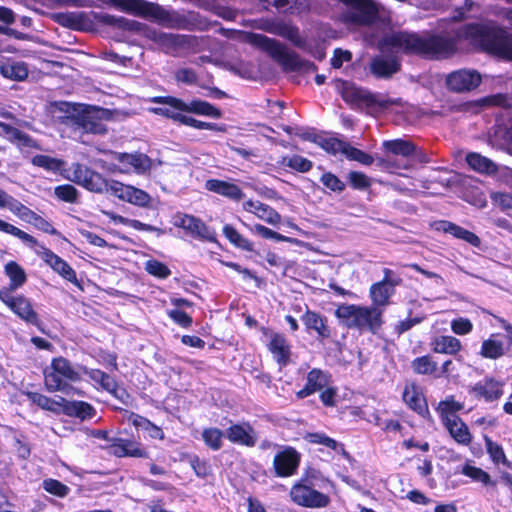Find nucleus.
<instances>
[{
	"instance_id": "17",
	"label": "nucleus",
	"mask_w": 512,
	"mask_h": 512,
	"mask_svg": "<svg viewBox=\"0 0 512 512\" xmlns=\"http://www.w3.org/2000/svg\"><path fill=\"white\" fill-rule=\"evenodd\" d=\"M243 209L269 225L277 226L281 223V215L274 208L260 201L248 200L243 203Z\"/></svg>"
},
{
	"instance_id": "41",
	"label": "nucleus",
	"mask_w": 512,
	"mask_h": 512,
	"mask_svg": "<svg viewBox=\"0 0 512 512\" xmlns=\"http://www.w3.org/2000/svg\"><path fill=\"white\" fill-rule=\"evenodd\" d=\"M304 439L306 441H308L309 443L323 445L329 449L338 451V452L342 453L343 455H346L344 446L342 444L338 443L333 438H330L329 436H327L324 433H319V432L307 433V434H305Z\"/></svg>"
},
{
	"instance_id": "54",
	"label": "nucleus",
	"mask_w": 512,
	"mask_h": 512,
	"mask_svg": "<svg viewBox=\"0 0 512 512\" xmlns=\"http://www.w3.org/2000/svg\"><path fill=\"white\" fill-rule=\"evenodd\" d=\"M27 211L29 212V214H27V215L19 214L18 217H20L22 220L32 223L35 227H37L38 229H40L48 234H51V235L56 234V230L53 228V226L48 221H46L44 218H42L41 216L34 213L28 207H27Z\"/></svg>"
},
{
	"instance_id": "13",
	"label": "nucleus",
	"mask_w": 512,
	"mask_h": 512,
	"mask_svg": "<svg viewBox=\"0 0 512 512\" xmlns=\"http://www.w3.org/2000/svg\"><path fill=\"white\" fill-rule=\"evenodd\" d=\"M301 455L293 447H284L273 460L275 474L279 477L294 475L299 467Z\"/></svg>"
},
{
	"instance_id": "40",
	"label": "nucleus",
	"mask_w": 512,
	"mask_h": 512,
	"mask_svg": "<svg viewBox=\"0 0 512 512\" xmlns=\"http://www.w3.org/2000/svg\"><path fill=\"white\" fill-rule=\"evenodd\" d=\"M83 371L92 381H94L96 384H99L104 390L110 392L111 394L116 393L117 385L112 377L98 369L88 370L85 368Z\"/></svg>"
},
{
	"instance_id": "53",
	"label": "nucleus",
	"mask_w": 512,
	"mask_h": 512,
	"mask_svg": "<svg viewBox=\"0 0 512 512\" xmlns=\"http://www.w3.org/2000/svg\"><path fill=\"white\" fill-rule=\"evenodd\" d=\"M281 165L298 172H307L312 167L311 161L299 155L283 157Z\"/></svg>"
},
{
	"instance_id": "21",
	"label": "nucleus",
	"mask_w": 512,
	"mask_h": 512,
	"mask_svg": "<svg viewBox=\"0 0 512 512\" xmlns=\"http://www.w3.org/2000/svg\"><path fill=\"white\" fill-rule=\"evenodd\" d=\"M434 229L444 233H449L455 238L461 239L474 247H479L481 244V240L476 234L449 221L435 222Z\"/></svg>"
},
{
	"instance_id": "8",
	"label": "nucleus",
	"mask_w": 512,
	"mask_h": 512,
	"mask_svg": "<svg viewBox=\"0 0 512 512\" xmlns=\"http://www.w3.org/2000/svg\"><path fill=\"white\" fill-rule=\"evenodd\" d=\"M70 179L90 192L97 194L107 192L109 179L84 165H73L72 177Z\"/></svg>"
},
{
	"instance_id": "60",
	"label": "nucleus",
	"mask_w": 512,
	"mask_h": 512,
	"mask_svg": "<svg viewBox=\"0 0 512 512\" xmlns=\"http://www.w3.org/2000/svg\"><path fill=\"white\" fill-rule=\"evenodd\" d=\"M43 487L47 492L58 497H65L70 491L68 486L55 479L45 480Z\"/></svg>"
},
{
	"instance_id": "58",
	"label": "nucleus",
	"mask_w": 512,
	"mask_h": 512,
	"mask_svg": "<svg viewBox=\"0 0 512 512\" xmlns=\"http://www.w3.org/2000/svg\"><path fill=\"white\" fill-rule=\"evenodd\" d=\"M451 331L458 336H465L472 332L473 323L466 317H457L450 323Z\"/></svg>"
},
{
	"instance_id": "31",
	"label": "nucleus",
	"mask_w": 512,
	"mask_h": 512,
	"mask_svg": "<svg viewBox=\"0 0 512 512\" xmlns=\"http://www.w3.org/2000/svg\"><path fill=\"white\" fill-rule=\"evenodd\" d=\"M269 350L280 365H286L290 358V346L286 338L278 333L271 335Z\"/></svg>"
},
{
	"instance_id": "37",
	"label": "nucleus",
	"mask_w": 512,
	"mask_h": 512,
	"mask_svg": "<svg viewBox=\"0 0 512 512\" xmlns=\"http://www.w3.org/2000/svg\"><path fill=\"white\" fill-rule=\"evenodd\" d=\"M359 311L360 305L342 304L336 309L335 315L346 326L356 328Z\"/></svg>"
},
{
	"instance_id": "44",
	"label": "nucleus",
	"mask_w": 512,
	"mask_h": 512,
	"mask_svg": "<svg viewBox=\"0 0 512 512\" xmlns=\"http://www.w3.org/2000/svg\"><path fill=\"white\" fill-rule=\"evenodd\" d=\"M464 408L463 404L456 401L453 397H448L438 404L437 411L442 421L457 418L456 412Z\"/></svg>"
},
{
	"instance_id": "45",
	"label": "nucleus",
	"mask_w": 512,
	"mask_h": 512,
	"mask_svg": "<svg viewBox=\"0 0 512 512\" xmlns=\"http://www.w3.org/2000/svg\"><path fill=\"white\" fill-rule=\"evenodd\" d=\"M0 232L10 234L19 238L22 242L28 245L31 248H35L38 246L37 240L31 236L30 234L20 230L16 226L0 219Z\"/></svg>"
},
{
	"instance_id": "52",
	"label": "nucleus",
	"mask_w": 512,
	"mask_h": 512,
	"mask_svg": "<svg viewBox=\"0 0 512 512\" xmlns=\"http://www.w3.org/2000/svg\"><path fill=\"white\" fill-rule=\"evenodd\" d=\"M0 208H7L16 216L29 214L26 206L2 189H0Z\"/></svg>"
},
{
	"instance_id": "33",
	"label": "nucleus",
	"mask_w": 512,
	"mask_h": 512,
	"mask_svg": "<svg viewBox=\"0 0 512 512\" xmlns=\"http://www.w3.org/2000/svg\"><path fill=\"white\" fill-rule=\"evenodd\" d=\"M399 69V62L394 57H377L371 63V71L379 77L390 76Z\"/></svg>"
},
{
	"instance_id": "39",
	"label": "nucleus",
	"mask_w": 512,
	"mask_h": 512,
	"mask_svg": "<svg viewBox=\"0 0 512 512\" xmlns=\"http://www.w3.org/2000/svg\"><path fill=\"white\" fill-rule=\"evenodd\" d=\"M383 147L386 152L393 155H400L404 158L412 155L415 149L411 142L402 139L384 141Z\"/></svg>"
},
{
	"instance_id": "55",
	"label": "nucleus",
	"mask_w": 512,
	"mask_h": 512,
	"mask_svg": "<svg viewBox=\"0 0 512 512\" xmlns=\"http://www.w3.org/2000/svg\"><path fill=\"white\" fill-rule=\"evenodd\" d=\"M251 231L265 239H274L279 242H289V243L296 242L295 239L284 236L282 234H279L262 224H255L251 228Z\"/></svg>"
},
{
	"instance_id": "43",
	"label": "nucleus",
	"mask_w": 512,
	"mask_h": 512,
	"mask_svg": "<svg viewBox=\"0 0 512 512\" xmlns=\"http://www.w3.org/2000/svg\"><path fill=\"white\" fill-rule=\"evenodd\" d=\"M253 41L269 52L274 58L280 59L286 55L284 47L273 39L267 38L263 35H254Z\"/></svg>"
},
{
	"instance_id": "62",
	"label": "nucleus",
	"mask_w": 512,
	"mask_h": 512,
	"mask_svg": "<svg viewBox=\"0 0 512 512\" xmlns=\"http://www.w3.org/2000/svg\"><path fill=\"white\" fill-rule=\"evenodd\" d=\"M490 198L496 206L506 211L512 209V194L505 192H491Z\"/></svg>"
},
{
	"instance_id": "20",
	"label": "nucleus",
	"mask_w": 512,
	"mask_h": 512,
	"mask_svg": "<svg viewBox=\"0 0 512 512\" xmlns=\"http://www.w3.org/2000/svg\"><path fill=\"white\" fill-rule=\"evenodd\" d=\"M383 310L377 307L360 306L356 328L377 332L382 325Z\"/></svg>"
},
{
	"instance_id": "2",
	"label": "nucleus",
	"mask_w": 512,
	"mask_h": 512,
	"mask_svg": "<svg viewBox=\"0 0 512 512\" xmlns=\"http://www.w3.org/2000/svg\"><path fill=\"white\" fill-rule=\"evenodd\" d=\"M457 38L467 40L497 57L512 60V37L491 25H468L457 32Z\"/></svg>"
},
{
	"instance_id": "59",
	"label": "nucleus",
	"mask_w": 512,
	"mask_h": 512,
	"mask_svg": "<svg viewBox=\"0 0 512 512\" xmlns=\"http://www.w3.org/2000/svg\"><path fill=\"white\" fill-rule=\"evenodd\" d=\"M54 193L58 199L64 202L75 203L78 199L77 189L70 184L55 187Z\"/></svg>"
},
{
	"instance_id": "23",
	"label": "nucleus",
	"mask_w": 512,
	"mask_h": 512,
	"mask_svg": "<svg viewBox=\"0 0 512 512\" xmlns=\"http://www.w3.org/2000/svg\"><path fill=\"white\" fill-rule=\"evenodd\" d=\"M403 400L412 410L420 415L428 412L426 399L421 389L415 384H407L405 386Z\"/></svg>"
},
{
	"instance_id": "7",
	"label": "nucleus",
	"mask_w": 512,
	"mask_h": 512,
	"mask_svg": "<svg viewBox=\"0 0 512 512\" xmlns=\"http://www.w3.org/2000/svg\"><path fill=\"white\" fill-rule=\"evenodd\" d=\"M294 503L307 508H324L329 505L330 498L303 481L295 483L290 490Z\"/></svg>"
},
{
	"instance_id": "42",
	"label": "nucleus",
	"mask_w": 512,
	"mask_h": 512,
	"mask_svg": "<svg viewBox=\"0 0 512 512\" xmlns=\"http://www.w3.org/2000/svg\"><path fill=\"white\" fill-rule=\"evenodd\" d=\"M485 448L495 465H503L505 467H511L510 461L507 459L504 449L498 443L492 441L490 438L485 437Z\"/></svg>"
},
{
	"instance_id": "32",
	"label": "nucleus",
	"mask_w": 512,
	"mask_h": 512,
	"mask_svg": "<svg viewBox=\"0 0 512 512\" xmlns=\"http://www.w3.org/2000/svg\"><path fill=\"white\" fill-rule=\"evenodd\" d=\"M26 396L37 406L44 410L54 413H62L65 399L57 396L56 398H49L37 392H26Z\"/></svg>"
},
{
	"instance_id": "56",
	"label": "nucleus",
	"mask_w": 512,
	"mask_h": 512,
	"mask_svg": "<svg viewBox=\"0 0 512 512\" xmlns=\"http://www.w3.org/2000/svg\"><path fill=\"white\" fill-rule=\"evenodd\" d=\"M343 155H345L347 159L357 161L363 165H371L373 163V157L371 155L352 147L349 143L346 144Z\"/></svg>"
},
{
	"instance_id": "12",
	"label": "nucleus",
	"mask_w": 512,
	"mask_h": 512,
	"mask_svg": "<svg viewBox=\"0 0 512 512\" xmlns=\"http://www.w3.org/2000/svg\"><path fill=\"white\" fill-rule=\"evenodd\" d=\"M336 88L342 98L352 105L372 106L377 103L376 97L369 91L356 87L353 83L337 80Z\"/></svg>"
},
{
	"instance_id": "47",
	"label": "nucleus",
	"mask_w": 512,
	"mask_h": 512,
	"mask_svg": "<svg viewBox=\"0 0 512 512\" xmlns=\"http://www.w3.org/2000/svg\"><path fill=\"white\" fill-rule=\"evenodd\" d=\"M315 142L323 148L326 152L336 155L338 153L343 154L347 142L340 140L335 137L318 136Z\"/></svg>"
},
{
	"instance_id": "57",
	"label": "nucleus",
	"mask_w": 512,
	"mask_h": 512,
	"mask_svg": "<svg viewBox=\"0 0 512 512\" xmlns=\"http://www.w3.org/2000/svg\"><path fill=\"white\" fill-rule=\"evenodd\" d=\"M145 270L152 276L165 279L170 276V269L162 262L151 259L146 261Z\"/></svg>"
},
{
	"instance_id": "11",
	"label": "nucleus",
	"mask_w": 512,
	"mask_h": 512,
	"mask_svg": "<svg viewBox=\"0 0 512 512\" xmlns=\"http://www.w3.org/2000/svg\"><path fill=\"white\" fill-rule=\"evenodd\" d=\"M482 81L476 70L461 69L450 73L446 77L447 87L454 92H466L477 88Z\"/></svg>"
},
{
	"instance_id": "9",
	"label": "nucleus",
	"mask_w": 512,
	"mask_h": 512,
	"mask_svg": "<svg viewBox=\"0 0 512 512\" xmlns=\"http://www.w3.org/2000/svg\"><path fill=\"white\" fill-rule=\"evenodd\" d=\"M173 223L176 227L186 230L196 239L208 242L216 241L215 231L208 227L202 220L192 215L179 213L175 215Z\"/></svg>"
},
{
	"instance_id": "61",
	"label": "nucleus",
	"mask_w": 512,
	"mask_h": 512,
	"mask_svg": "<svg viewBox=\"0 0 512 512\" xmlns=\"http://www.w3.org/2000/svg\"><path fill=\"white\" fill-rule=\"evenodd\" d=\"M181 123L187 126L194 127L196 129H206V130H216V131H225V129L221 126H218L214 123L199 121L193 117L183 115L181 118Z\"/></svg>"
},
{
	"instance_id": "63",
	"label": "nucleus",
	"mask_w": 512,
	"mask_h": 512,
	"mask_svg": "<svg viewBox=\"0 0 512 512\" xmlns=\"http://www.w3.org/2000/svg\"><path fill=\"white\" fill-rule=\"evenodd\" d=\"M11 142L17 144L21 148H36L39 149L37 143L27 134L21 132L17 128L10 139Z\"/></svg>"
},
{
	"instance_id": "46",
	"label": "nucleus",
	"mask_w": 512,
	"mask_h": 512,
	"mask_svg": "<svg viewBox=\"0 0 512 512\" xmlns=\"http://www.w3.org/2000/svg\"><path fill=\"white\" fill-rule=\"evenodd\" d=\"M123 201L135 206L146 207L151 202V196L144 190L129 185Z\"/></svg>"
},
{
	"instance_id": "1",
	"label": "nucleus",
	"mask_w": 512,
	"mask_h": 512,
	"mask_svg": "<svg viewBox=\"0 0 512 512\" xmlns=\"http://www.w3.org/2000/svg\"><path fill=\"white\" fill-rule=\"evenodd\" d=\"M387 44L394 51L420 54L432 58H444L456 50L455 40L437 35H417L404 32L394 33L387 38Z\"/></svg>"
},
{
	"instance_id": "27",
	"label": "nucleus",
	"mask_w": 512,
	"mask_h": 512,
	"mask_svg": "<svg viewBox=\"0 0 512 512\" xmlns=\"http://www.w3.org/2000/svg\"><path fill=\"white\" fill-rule=\"evenodd\" d=\"M431 347L435 353L455 355L462 350V343L454 336L439 335L432 339Z\"/></svg>"
},
{
	"instance_id": "5",
	"label": "nucleus",
	"mask_w": 512,
	"mask_h": 512,
	"mask_svg": "<svg viewBox=\"0 0 512 512\" xmlns=\"http://www.w3.org/2000/svg\"><path fill=\"white\" fill-rule=\"evenodd\" d=\"M78 380H80L79 371L63 357L54 358L50 367L44 371V383L51 392L62 391L65 388V381Z\"/></svg>"
},
{
	"instance_id": "30",
	"label": "nucleus",
	"mask_w": 512,
	"mask_h": 512,
	"mask_svg": "<svg viewBox=\"0 0 512 512\" xmlns=\"http://www.w3.org/2000/svg\"><path fill=\"white\" fill-rule=\"evenodd\" d=\"M394 293V288L388 283L387 279L374 283L370 287V298L374 307H385L389 303L390 297Z\"/></svg>"
},
{
	"instance_id": "18",
	"label": "nucleus",
	"mask_w": 512,
	"mask_h": 512,
	"mask_svg": "<svg viewBox=\"0 0 512 512\" xmlns=\"http://www.w3.org/2000/svg\"><path fill=\"white\" fill-rule=\"evenodd\" d=\"M205 189L226 197L233 201H240L245 194L242 189L235 183L220 179H209L205 182Z\"/></svg>"
},
{
	"instance_id": "50",
	"label": "nucleus",
	"mask_w": 512,
	"mask_h": 512,
	"mask_svg": "<svg viewBox=\"0 0 512 512\" xmlns=\"http://www.w3.org/2000/svg\"><path fill=\"white\" fill-rule=\"evenodd\" d=\"M31 162L34 166L41 167L51 172H57L65 166L63 160L42 154L35 155Z\"/></svg>"
},
{
	"instance_id": "16",
	"label": "nucleus",
	"mask_w": 512,
	"mask_h": 512,
	"mask_svg": "<svg viewBox=\"0 0 512 512\" xmlns=\"http://www.w3.org/2000/svg\"><path fill=\"white\" fill-rule=\"evenodd\" d=\"M470 393L477 399L485 402L498 400L503 395V384L487 378L476 383L470 390Z\"/></svg>"
},
{
	"instance_id": "3",
	"label": "nucleus",
	"mask_w": 512,
	"mask_h": 512,
	"mask_svg": "<svg viewBox=\"0 0 512 512\" xmlns=\"http://www.w3.org/2000/svg\"><path fill=\"white\" fill-rule=\"evenodd\" d=\"M106 159L97 161L98 165L112 174H137L148 173L156 162L142 152H117L112 150H101Z\"/></svg>"
},
{
	"instance_id": "48",
	"label": "nucleus",
	"mask_w": 512,
	"mask_h": 512,
	"mask_svg": "<svg viewBox=\"0 0 512 512\" xmlns=\"http://www.w3.org/2000/svg\"><path fill=\"white\" fill-rule=\"evenodd\" d=\"M412 369L417 374L434 375L437 372V363L431 356L425 355L414 359L411 363Z\"/></svg>"
},
{
	"instance_id": "25",
	"label": "nucleus",
	"mask_w": 512,
	"mask_h": 512,
	"mask_svg": "<svg viewBox=\"0 0 512 512\" xmlns=\"http://www.w3.org/2000/svg\"><path fill=\"white\" fill-rule=\"evenodd\" d=\"M28 67L22 61L7 59L0 63V74L12 81H23L28 77Z\"/></svg>"
},
{
	"instance_id": "36",
	"label": "nucleus",
	"mask_w": 512,
	"mask_h": 512,
	"mask_svg": "<svg viewBox=\"0 0 512 512\" xmlns=\"http://www.w3.org/2000/svg\"><path fill=\"white\" fill-rule=\"evenodd\" d=\"M129 421H131L136 428L145 431L150 438L159 440L164 439V432L162 429L150 422L148 419L132 413L129 416Z\"/></svg>"
},
{
	"instance_id": "35",
	"label": "nucleus",
	"mask_w": 512,
	"mask_h": 512,
	"mask_svg": "<svg viewBox=\"0 0 512 512\" xmlns=\"http://www.w3.org/2000/svg\"><path fill=\"white\" fill-rule=\"evenodd\" d=\"M68 416L79 417L81 419L91 418L94 414L93 407L83 401H67L65 399L63 412Z\"/></svg>"
},
{
	"instance_id": "34",
	"label": "nucleus",
	"mask_w": 512,
	"mask_h": 512,
	"mask_svg": "<svg viewBox=\"0 0 512 512\" xmlns=\"http://www.w3.org/2000/svg\"><path fill=\"white\" fill-rule=\"evenodd\" d=\"M460 473L469 477L472 481L481 483L484 486H495L496 482L491 479V476L482 468L474 466L471 461L462 465Z\"/></svg>"
},
{
	"instance_id": "14",
	"label": "nucleus",
	"mask_w": 512,
	"mask_h": 512,
	"mask_svg": "<svg viewBox=\"0 0 512 512\" xmlns=\"http://www.w3.org/2000/svg\"><path fill=\"white\" fill-rule=\"evenodd\" d=\"M35 252L48 266H50L51 269H53V271L58 273L69 282L74 284L77 283L76 272L64 259L56 255L53 251L46 248L45 246H39V249H36Z\"/></svg>"
},
{
	"instance_id": "24",
	"label": "nucleus",
	"mask_w": 512,
	"mask_h": 512,
	"mask_svg": "<svg viewBox=\"0 0 512 512\" xmlns=\"http://www.w3.org/2000/svg\"><path fill=\"white\" fill-rule=\"evenodd\" d=\"M328 382L329 378L324 372L319 369H313L307 375L305 387L297 392V397L302 399L320 391L328 385Z\"/></svg>"
},
{
	"instance_id": "49",
	"label": "nucleus",
	"mask_w": 512,
	"mask_h": 512,
	"mask_svg": "<svg viewBox=\"0 0 512 512\" xmlns=\"http://www.w3.org/2000/svg\"><path fill=\"white\" fill-rule=\"evenodd\" d=\"M223 234L236 247L246 251L253 250L252 242L243 237L233 226L225 225L223 227Z\"/></svg>"
},
{
	"instance_id": "38",
	"label": "nucleus",
	"mask_w": 512,
	"mask_h": 512,
	"mask_svg": "<svg viewBox=\"0 0 512 512\" xmlns=\"http://www.w3.org/2000/svg\"><path fill=\"white\" fill-rule=\"evenodd\" d=\"M466 161L473 170L479 173L492 174L496 172V165L490 159L478 153H469Z\"/></svg>"
},
{
	"instance_id": "26",
	"label": "nucleus",
	"mask_w": 512,
	"mask_h": 512,
	"mask_svg": "<svg viewBox=\"0 0 512 512\" xmlns=\"http://www.w3.org/2000/svg\"><path fill=\"white\" fill-rule=\"evenodd\" d=\"M4 273L9 279V286L3 290H9V293L18 290L27 282L24 268L15 261H9L4 265Z\"/></svg>"
},
{
	"instance_id": "28",
	"label": "nucleus",
	"mask_w": 512,
	"mask_h": 512,
	"mask_svg": "<svg viewBox=\"0 0 512 512\" xmlns=\"http://www.w3.org/2000/svg\"><path fill=\"white\" fill-rule=\"evenodd\" d=\"M301 320L308 331L313 330L322 338L330 336L327 319L324 316L308 310L302 315Z\"/></svg>"
},
{
	"instance_id": "29",
	"label": "nucleus",
	"mask_w": 512,
	"mask_h": 512,
	"mask_svg": "<svg viewBox=\"0 0 512 512\" xmlns=\"http://www.w3.org/2000/svg\"><path fill=\"white\" fill-rule=\"evenodd\" d=\"M451 437L461 445H468L472 441V435L467 425L459 418L447 419L442 421Z\"/></svg>"
},
{
	"instance_id": "10",
	"label": "nucleus",
	"mask_w": 512,
	"mask_h": 512,
	"mask_svg": "<svg viewBox=\"0 0 512 512\" xmlns=\"http://www.w3.org/2000/svg\"><path fill=\"white\" fill-rule=\"evenodd\" d=\"M0 300L22 320L32 324L38 322V315L30 300L23 295L13 296L9 290H0Z\"/></svg>"
},
{
	"instance_id": "51",
	"label": "nucleus",
	"mask_w": 512,
	"mask_h": 512,
	"mask_svg": "<svg viewBox=\"0 0 512 512\" xmlns=\"http://www.w3.org/2000/svg\"><path fill=\"white\" fill-rule=\"evenodd\" d=\"M224 435L222 430L215 427L206 428L202 431L204 443L214 451L221 449Z\"/></svg>"
},
{
	"instance_id": "15",
	"label": "nucleus",
	"mask_w": 512,
	"mask_h": 512,
	"mask_svg": "<svg viewBox=\"0 0 512 512\" xmlns=\"http://www.w3.org/2000/svg\"><path fill=\"white\" fill-rule=\"evenodd\" d=\"M227 439L241 446L253 447L257 442V434L248 422L231 425L226 430Z\"/></svg>"
},
{
	"instance_id": "64",
	"label": "nucleus",
	"mask_w": 512,
	"mask_h": 512,
	"mask_svg": "<svg viewBox=\"0 0 512 512\" xmlns=\"http://www.w3.org/2000/svg\"><path fill=\"white\" fill-rule=\"evenodd\" d=\"M348 179L351 186L355 189H366L371 185L370 178L361 172H350Z\"/></svg>"
},
{
	"instance_id": "4",
	"label": "nucleus",
	"mask_w": 512,
	"mask_h": 512,
	"mask_svg": "<svg viewBox=\"0 0 512 512\" xmlns=\"http://www.w3.org/2000/svg\"><path fill=\"white\" fill-rule=\"evenodd\" d=\"M153 102L165 103L169 105V107L152 108V112H154L155 114L166 116L180 123L181 118H183L184 115L181 113L182 111L208 116L214 119H218L222 116V113L218 108L202 100H192L191 102L186 103L174 97H156L153 99Z\"/></svg>"
},
{
	"instance_id": "22",
	"label": "nucleus",
	"mask_w": 512,
	"mask_h": 512,
	"mask_svg": "<svg viewBox=\"0 0 512 512\" xmlns=\"http://www.w3.org/2000/svg\"><path fill=\"white\" fill-rule=\"evenodd\" d=\"M507 347L499 334H491L481 343L479 354L485 359L496 360L506 354Z\"/></svg>"
},
{
	"instance_id": "6",
	"label": "nucleus",
	"mask_w": 512,
	"mask_h": 512,
	"mask_svg": "<svg viewBox=\"0 0 512 512\" xmlns=\"http://www.w3.org/2000/svg\"><path fill=\"white\" fill-rule=\"evenodd\" d=\"M129 116L127 112L117 110H110L100 107H91L87 109L81 116V125L87 132L94 134H103L106 132V127L103 121L109 120H122Z\"/></svg>"
},
{
	"instance_id": "19",
	"label": "nucleus",
	"mask_w": 512,
	"mask_h": 512,
	"mask_svg": "<svg viewBox=\"0 0 512 512\" xmlns=\"http://www.w3.org/2000/svg\"><path fill=\"white\" fill-rule=\"evenodd\" d=\"M109 453L116 457H146V451L140 443L128 439H114L109 445Z\"/></svg>"
}]
</instances>
